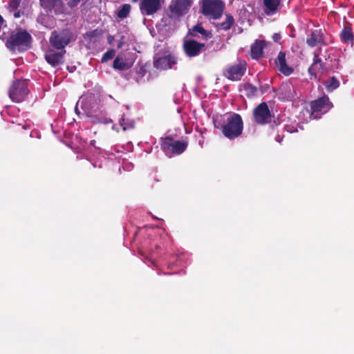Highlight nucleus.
Listing matches in <instances>:
<instances>
[{
  "mask_svg": "<svg viewBox=\"0 0 354 354\" xmlns=\"http://www.w3.org/2000/svg\"><path fill=\"white\" fill-rule=\"evenodd\" d=\"M118 48H121V47H122V44H121V43H119V44L118 45Z\"/></svg>",
  "mask_w": 354,
  "mask_h": 354,
  "instance_id": "36",
  "label": "nucleus"
},
{
  "mask_svg": "<svg viewBox=\"0 0 354 354\" xmlns=\"http://www.w3.org/2000/svg\"><path fill=\"white\" fill-rule=\"evenodd\" d=\"M243 121L238 114H233L228 118L227 123L223 127L224 136L230 139H233L242 133Z\"/></svg>",
  "mask_w": 354,
  "mask_h": 354,
  "instance_id": "2",
  "label": "nucleus"
},
{
  "mask_svg": "<svg viewBox=\"0 0 354 354\" xmlns=\"http://www.w3.org/2000/svg\"><path fill=\"white\" fill-rule=\"evenodd\" d=\"M196 33H200L203 35H206V30L201 25L195 26L192 30H190V34L195 35Z\"/></svg>",
  "mask_w": 354,
  "mask_h": 354,
  "instance_id": "29",
  "label": "nucleus"
},
{
  "mask_svg": "<svg viewBox=\"0 0 354 354\" xmlns=\"http://www.w3.org/2000/svg\"><path fill=\"white\" fill-rule=\"evenodd\" d=\"M134 63V59L127 55L117 56L113 62V67L115 70L124 71L129 69Z\"/></svg>",
  "mask_w": 354,
  "mask_h": 354,
  "instance_id": "13",
  "label": "nucleus"
},
{
  "mask_svg": "<svg viewBox=\"0 0 354 354\" xmlns=\"http://www.w3.org/2000/svg\"><path fill=\"white\" fill-rule=\"evenodd\" d=\"M41 5L44 8L55 14L64 12V5L60 0H40Z\"/></svg>",
  "mask_w": 354,
  "mask_h": 354,
  "instance_id": "15",
  "label": "nucleus"
},
{
  "mask_svg": "<svg viewBox=\"0 0 354 354\" xmlns=\"http://www.w3.org/2000/svg\"><path fill=\"white\" fill-rule=\"evenodd\" d=\"M339 86V82L338 80L334 77H331L328 82H326V86L328 91H332Z\"/></svg>",
  "mask_w": 354,
  "mask_h": 354,
  "instance_id": "25",
  "label": "nucleus"
},
{
  "mask_svg": "<svg viewBox=\"0 0 354 354\" xmlns=\"http://www.w3.org/2000/svg\"><path fill=\"white\" fill-rule=\"evenodd\" d=\"M246 70V62L243 60L239 61L234 65L228 67L225 71V76L231 80H239L244 75Z\"/></svg>",
  "mask_w": 354,
  "mask_h": 354,
  "instance_id": "9",
  "label": "nucleus"
},
{
  "mask_svg": "<svg viewBox=\"0 0 354 354\" xmlns=\"http://www.w3.org/2000/svg\"><path fill=\"white\" fill-rule=\"evenodd\" d=\"M187 143L185 141H173L170 138H165L161 145L162 150L168 156L182 153L187 148Z\"/></svg>",
  "mask_w": 354,
  "mask_h": 354,
  "instance_id": "5",
  "label": "nucleus"
},
{
  "mask_svg": "<svg viewBox=\"0 0 354 354\" xmlns=\"http://www.w3.org/2000/svg\"><path fill=\"white\" fill-rule=\"evenodd\" d=\"M30 39V35L26 31H20L11 35L7 41V46L12 50H20L27 47Z\"/></svg>",
  "mask_w": 354,
  "mask_h": 354,
  "instance_id": "6",
  "label": "nucleus"
},
{
  "mask_svg": "<svg viewBox=\"0 0 354 354\" xmlns=\"http://www.w3.org/2000/svg\"><path fill=\"white\" fill-rule=\"evenodd\" d=\"M254 120L258 124H266L269 122L271 118V113L268 105L265 102L261 103L253 111Z\"/></svg>",
  "mask_w": 354,
  "mask_h": 354,
  "instance_id": "10",
  "label": "nucleus"
},
{
  "mask_svg": "<svg viewBox=\"0 0 354 354\" xmlns=\"http://www.w3.org/2000/svg\"><path fill=\"white\" fill-rule=\"evenodd\" d=\"M120 125L122 127L123 130H127L129 128L133 127V124L131 123L129 125L125 123V118H122L120 120Z\"/></svg>",
  "mask_w": 354,
  "mask_h": 354,
  "instance_id": "32",
  "label": "nucleus"
},
{
  "mask_svg": "<svg viewBox=\"0 0 354 354\" xmlns=\"http://www.w3.org/2000/svg\"><path fill=\"white\" fill-rule=\"evenodd\" d=\"M234 19L230 15H226L225 21L218 24L217 27L220 30H227L234 24Z\"/></svg>",
  "mask_w": 354,
  "mask_h": 354,
  "instance_id": "23",
  "label": "nucleus"
},
{
  "mask_svg": "<svg viewBox=\"0 0 354 354\" xmlns=\"http://www.w3.org/2000/svg\"><path fill=\"white\" fill-rule=\"evenodd\" d=\"M115 51L113 49L109 50L106 51L102 57V62H106L107 61L111 59L115 56Z\"/></svg>",
  "mask_w": 354,
  "mask_h": 354,
  "instance_id": "28",
  "label": "nucleus"
},
{
  "mask_svg": "<svg viewBox=\"0 0 354 354\" xmlns=\"http://www.w3.org/2000/svg\"><path fill=\"white\" fill-rule=\"evenodd\" d=\"M183 47L187 56L195 57L204 50L205 44L193 39H186L184 41Z\"/></svg>",
  "mask_w": 354,
  "mask_h": 354,
  "instance_id": "12",
  "label": "nucleus"
},
{
  "mask_svg": "<svg viewBox=\"0 0 354 354\" xmlns=\"http://www.w3.org/2000/svg\"><path fill=\"white\" fill-rule=\"evenodd\" d=\"M245 94L248 96H253L256 95L257 89L256 87L251 84H245L243 87Z\"/></svg>",
  "mask_w": 354,
  "mask_h": 354,
  "instance_id": "27",
  "label": "nucleus"
},
{
  "mask_svg": "<svg viewBox=\"0 0 354 354\" xmlns=\"http://www.w3.org/2000/svg\"><path fill=\"white\" fill-rule=\"evenodd\" d=\"M322 70V63L321 58L319 57L318 55L315 53V57L313 59V63L309 67L308 71L311 75L317 77L318 71Z\"/></svg>",
  "mask_w": 354,
  "mask_h": 354,
  "instance_id": "21",
  "label": "nucleus"
},
{
  "mask_svg": "<svg viewBox=\"0 0 354 354\" xmlns=\"http://www.w3.org/2000/svg\"><path fill=\"white\" fill-rule=\"evenodd\" d=\"M21 1V0H10L9 2L10 8L12 10H16L19 7Z\"/></svg>",
  "mask_w": 354,
  "mask_h": 354,
  "instance_id": "30",
  "label": "nucleus"
},
{
  "mask_svg": "<svg viewBox=\"0 0 354 354\" xmlns=\"http://www.w3.org/2000/svg\"><path fill=\"white\" fill-rule=\"evenodd\" d=\"M176 64L174 57L168 55L161 57H155L153 65L158 69L165 70L170 68Z\"/></svg>",
  "mask_w": 354,
  "mask_h": 354,
  "instance_id": "16",
  "label": "nucleus"
},
{
  "mask_svg": "<svg viewBox=\"0 0 354 354\" xmlns=\"http://www.w3.org/2000/svg\"><path fill=\"white\" fill-rule=\"evenodd\" d=\"M277 140L279 142H281V140H279L278 138H277Z\"/></svg>",
  "mask_w": 354,
  "mask_h": 354,
  "instance_id": "38",
  "label": "nucleus"
},
{
  "mask_svg": "<svg viewBox=\"0 0 354 354\" xmlns=\"http://www.w3.org/2000/svg\"><path fill=\"white\" fill-rule=\"evenodd\" d=\"M272 39L275 42H279L281 39V35L279 33H274L272 36Z\"/></svg>",
  "mask_w": 354,
  "mask_h": 354,
  "instance_id": "33",
  "label": "nucleus"
},
{
  "mask_svg": "<svg viewBox=\"0 0 354 354\" xmlns=\"http://www.w3.org/2000/svg\"><path fill=\"white\" fill-rule=\"evenodd\" d=\"M15 17H19V15H17V14H15Z\"/></svg>",
  "mask_w": 354,
  "mask_h": 354,
  "instance_id": "37",
  "label": "nucleus"
},
{
  "mask_svg": "<svg viewBox=\"0 0 354 354\" xmlns=\"http://www.w3.org/2000/svg\"><path fill=\"white\" fill-rule=\"evenodd\" d=\"M281 1V0H263L266 14L268 15H274L279 10Z\"/></svg>",
  "mask_w": 354,
  "mask_h": 354,
  "instance_id": "20",
  "label": "nucleus"
},
{
  "mask_svg": "<svg viewBox=\"0 0 354 354\" xmlns=\"http://www.w3.org/2000/svg\"><path fill=\"white\" fill-rule=\"evenodd\" d=\"M65 1L67 2V5L69 7L73 8V7L77 6L82 0H65Z\"/></svg>",
  "mask_w": 354,
  "mask_h": 354,
  "instance_id": "31",
  "label": "nucleus"
},
{
  "mask_svg": "<svg viewBox=\"0 0 354 354\" xmlns=\"http://www.w3.org/2000/svg\"><path fill=\"white\" fill-rule=\"evenodd\" d=\"M265 46V41H257L251 46V55L253 58L257 59L263 54V49Z\"/></svg>",
  "mask_w": 354,
  "mask_h": 354,
  "instance_id": "22",
  "label": "nucleus"
},
{
  "mask_svg": "<svg viewBox=\"0 0 354 354\" xmlns=\"http://www.w3.org/2000/svg\"><path fill=\"white\" fill-rule=\"evenodd\" d=\"M65 50L57 53L53 50H48L45 55L46 62L53 66H56L63 62V56Z\"/></svg>",
  "mask_w": 354,
  "mask_h": 354,
  "instance_id": "18",
  "label": "nucleus"
},
{
  "mask_svg": "<svg viewBox=\"0 0 354 354\" xmlns=\"http://www.w3.org/2000/svg\"><path fill=\"white\" fill-rule=\"evenodd\" d=\"M133 1H137L138 0H133Z\"/></svg>",
  "mask_w": 354,
  "mask_h": 354,
  "instance_id": "39",
  "label": "nucleus"
},
{
  "mask_svg": "<svg viewBox=\"0 0 354 354\" xmlns=\"http://www.w3.org/2000/svg\"><path fill=\"white\" fill-rule=\"evenodd\" d=\"M71 33L68 30H63L60 32L54 31L50 37V44L58 50H62L70 42Z\"/></svg>",
  "mask_w": 354,
  "mask_h": 354,
  "instance_id": "7",
  "label": "nucleus"
},
{
  "mask_svg": "<svg viewBox=\"0 0 354 354\" xmlns=\"http://www.w3.org/2000/svg\"><path fill=\"white\" fill-rule=\"evenodd\" d=\"M225 4L221 0H203L201 12L210 19H217L223 15Z\"/></svg>",
  "mask_w": 354,
  "mask_h": 354,
  "instance_id": "1",
  "label": "nucleus"
},
{
  "mask_svg": "<svg viewBox=\"0 0 354 354\" xmlns=\"http://www.w3.org/2000/svg\"><path fill=\"white\" fill-rule=\"evenodd\" d=\"M275 64L277 70L283 75L288 76L292 73V68L287 65L285 53L279 52L275 60Z\"/></svg>",
  "mask_w": 354,
  "mask_h": 354,
  "instance_id": "14",
  "label": "nucleus"
},
{
  "mask_svg": "<svg viewBox=\"0 0 354 354\" xmlns=\"http://www.w3.org/2000/svg\"><path fill=\"white\" fill-rule=\"evenodd\" d=\"M165 0H142L140 9L143 15H152L160 10Z\"/></svg>",
  "mask_w": 354,
  "mask_h": 354,
  "instance_id": "8",
  "label": "nucleus"
},
{
  "mask_svg": "<svg viewBox=\"0 0 354 354\" xmlns=\"http://www.w3.org/2000/svg\"><path fill=\"white\" fill-rule=\"evenodd\" d=\"M28 93L27 82L24 80L14 82L9 90V96L12 101L20 102L27 96Z\"/></svg>",
  "mask_w": 354,
  "mask_h": 354,
  "instance_id": "4",
  "label": "nucleus"
},
{
  "mask_svg": "<svg viewBox=\"0 0 354 354\" xmlns=\"http://www.w3.org/2000/svg\"><path fill=\"white\" fill-rule=\"evenodd\" d=\"M130 10L131 6L129 4L123 5L118 12V17L121 19L127 17L130 12Z\"/></svg>",
  "mask_w": 354,
  "mask_h": 354,
  "instance_id": "26",
  "label": "nucleus"
},
{
  "mask_svg": "<svg viewBox=\"0 0 354 354\" xmlns=\"http://www.w3.org/2000/svg\"><path fill=\"white\" fill-rule=\"evenodd\" d=\"M333 106V104L326 96L321 97L311 103L312 112L310 113L308 109L302 111L303 114L308 115L309 119H316L319 115L324 114L328 111Z\"/></svg>",
  "mask_w": 354,
  "mask_h": 354,
  "instance_id": "3",
  "label": "nucleus"
},
{
  "mask_svg": "<svg viewBox=\"0 0 354 354\" xmlns=\"http://www.w3.org/2000/svg\"><path fill=\"white\" fill-rule=\"evenodd\" d=\"M279 96L282 100H290L295 97L294 86L290 82L282 83L279 88Z\"/></svg>",
  "mask_w": 354,
  "mask_h": 354,
  "instance_id": "17",
  "label": "nucleus"
},
{
  "mask_svg": "<svg viewBox=\"0 0 354 354\" xmlns=\"http://www.w3.org/2000/svg\"><path fill=\"white\" fill-rule=\"evenodd\" d=\"M306 42L310 47L320 46L324 42L322 32L319 30H315L312 32L308 37Z\"/></svg>",
  "mask_w": 354,
  "mask_h": 354,
  "instance_id": "19",
  "label": "nucleus"
},
{
  "mask_svg": "<svg viewBox=\"0 0 354 354\" xmlns=\"http://www.w3.org/2000/svg\"><path fill=\"white\" fill-rule=\"evenodd\" d=\"M341 38L344 42H351L353 40V34L352 30L345 27L341 34Z\"/></svg>",
  "mask_w": 354,
  "mask_h": 354,
  "instance_id": "24",
  "label": "nucleus"
},
{
  "mask_svg": "<svg viewBox=\"0 0 354 354\" xmlns=\"http://www.w3.org/2000/svg\"><path fill=\"white\" fill-rule=\"evenodd\" d=\"M192 4V0H172L169 6L171 12L175 16L187 13Z\"/></svg>",
  "mask_w": 354,
  "mask_h": 354,
  "instance_id": "11",
  "label": "nucleus"
},
{
  "mask_svg": "<svg viewBox=\"0 0 354 354\" xmlns=\"http://www.w3.org/2000/svg\"><path fill=\"white\" fill-rule=\"evenodd\" d=\"M286 130L290 132V133H293V132H296L297 130V129L294 128V127H292V128H290L289 127H286Z\"/></svg>",
  "mask_w": 354,
  "mask_h": 354,
  "instance_id": "34",
  "label": "nucleus"
},
{
  "mask_svg": "<svg viewBox=\"0 0 354 354\" xmlns=\"http://www.w3.org/2000/svg\"><path fill=\"white\" fill-rule=\"evenodd\" d=\"M113 39H114V38H113V36L109 35V36L108 37V41H109V43L111 44V43H112V41H113Z\"/></svg>",
  "mask_w": 354,
  "mask_h": 354,
  "instance_id": "35",
  "label": "nucleus"
}]
</instances>
